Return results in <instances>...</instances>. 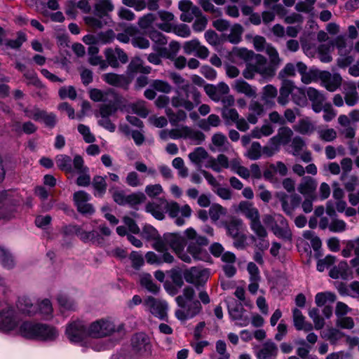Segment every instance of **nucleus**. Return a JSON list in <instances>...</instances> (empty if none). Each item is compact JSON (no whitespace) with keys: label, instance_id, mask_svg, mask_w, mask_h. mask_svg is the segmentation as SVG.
I'll return each instance as SVG.
<instances>
[{"label":"nucleus","instance_id":"obj_58","mask_svg":"<svg viewBox=\"0 0 359 359\" xmlns=\"http://www.w3.org/2000/svg\"><path fill=\"white\" fill-rule=\"evenodd\" d=\"M27 41V36L23 32H18L15 39H9L6 42V46L12 49H19L24 42Z\"/></svg>","mask_w":359,"mask_h":359},{"label":"nucleus","instance_id":"obj_54","mask_svg":"<svg viewBox=\"0 0 359 359\" xmlns=\"http://www.w3.org/2000/svg\"><path fill=\"white\" fill-rule=\"evenodd\" d=\"M319 139L324 142H333L337 137V131L334 128H324L318 130Z\"/></svg>","mask_w":359,"mask_h":359},{"label":"nucleus","instance_id":"obj_42","mask_svg":"<svg viewBox=\"0 0 359 359\" xmlns=\"http://www.w3.org/2000/svg\"><path fill=\"white\" fill-rule=\"evenodd\" d=\"M295 130L302 135H310L316 130L314 124L308 119H302L299 121Z\"/></svg>","mask_w":359,"mask_h":359},{"label":"nucleus","instance_id":"obj_50","mask_svg":"<svg viewBox=\"0 0 359 359\" xmlns=\"http://www.w3.org/2000/svg\"><path fill=\"white\" fill-rule=\"evenodd\" d=\"M336 300V295L332 292H318L315 297V302L318 306H324L327 302L333 303Z\"/></svg>","mask_w":359,"mask_h":359},{"label":"nucleus","instance_id":"obj_29","mask_svg":"<svg viewBox=\"0 0 359 359\" xmlns=\"http://www.w3.org/2000/svg\"><path fill=\"white\" fill-rule=\"evenodd\" d=\"M266 53L269 57V62H268V65L270 69L273 70V75H276V72L280 65L282 63V59L280 57L278 50L275 47L271 46H267Z\"/></svg>","mask_w":359,"mask_h":359},{"label":"nucleus","instance_id":"obj_18","mask_svg":"<svg viewBox=\"0 0 359 359\" xmlns=\"http://www.w3.org/2000/svg\"><path fill=\"white\" fill-rule=\"evenodd\" d=\"M278 223L275 224L271 229L273 234L285 241L292 240V231L287 219L283 216H278Z\"/></svg>","mask_w":359,"mask_h":359},{"label":"nucleus","instance_id":"obj_38","mask_svg":"<svg viewBox=\"0 0 359 359\" xmlns=\"http://www.w3.org/2000/svg\"><path fill=\"white\" fill-rule=\"evenodd\" d=\"M140 284L142 287L153 294H157L160 290V287L154 283L152 277L149 273H142L141 275Z\"/></svg>","mask_w":359,"mask_h":359},{"label":"nucleus","instance_id":"obj_60","mask_svg":"<svg viewBox=\"0 0 359 359\" xmlns=\"http://www.w3.org/2000/svg\"><path fill=\"white\" fill-rule=\"evenodd\" d=\"M118 107L114 102H109L107 104H103L100 107V116L109 117L117 111Z\"/></svg>","mask_w":359,"mask_h":359},{"label":"nucleus","instance_id":"obj_28","mask_svg":"<svg viewBox=\"0 0 359 359\" xmlns=\"http://www.w3.org/2000/svg\"><path fill=\"white\" fill-rule=\"evenodd\" d=\"M227 235L233 238L240 236L242 233L241 229L243 226V222L238 218H232L224 224Z\"/></svg>","mask_w":359,"mask_h":359},{"label":"nucleus","instance_id":"obj_36","mask_svg":"<svg viewBox=\"0 0 359 359\" xmlns=\"http://www.w3.org/2000/svg\"><path fill=\"white\" fill-rule=\"evenodd\" d=\"M163 199L160 200V203L158 204L156 203H149L146 205V211L147 212L151 213L156 219L158 220H162L165 217L164 211L165 209L163 208V205H162V201Z\"/></svg>","mask_w":359,"mask_h":359},{"label":"nucleus","instance_id":"obj_53","mask_svg":"<svg viewBox=\"0 0 359 359\" xmlns=\"http://www.w3.org/2000/svg\"><path fill=\"white\" fill-rule=\"evenodd\" d=\"M137 32V28L134 26L126 27L121 33H118L116 36L117 40L121 43H127L132 39L134 34Z\"/></svg>","mask_w":359,"mask_h":359},{"label":"nucleus","instance_id":"obj_22","mask_svg":"<svg viewBox=\"0 0 359 359\" xmlns=\"http://www.w3.org/2000/svg\"><path fill=\"white\" fill-rule=\"evenodd\" d=\"M232 88L238 93L243 94L248 97L255 98L257 95V88L242 79L235 80L232 84Z\"/></svg>","mask_w":359,"mask_h":359},{"label":"nucleus","instance_id":"obj_63","mask_svg":"<svg viewBox=\"0 0 359 359\" xmlns=\"http://www.w3.org/2000/svg\"><path fill=\"white\" fill-rule=\"evenodd\" d=\"M156 20V15L154 13H147L141 17L138 20V25L142 29H147L154 24Z\"/></svg>","mask_w":359,"mask_h":359},{"label":"nucleus","instance_id":"obj_33","mask_svg":"<svg viewBox=\"0 0 359 359\" xmlns=\"http://www.w3.org/2000/svg\"><path fill=\"white\" fill-rule=\"evenodd\" d=\"M92 185L94 189V196L96 197H102L107 191L106 177L96 175L93 177Z\"/></svg>","mask_w":359,"mask_h":359},{"label":"nucleus","instance_id":"obj_15","mask_svg":"<svg viewBox=\"0 0 359 359\" xmlns=\"http://www.w3.org/2000/svg\"><path fill=\"white\" fill-rule=\"evenodd\" d=\"M178 7L182 11L180 20L183 22H190L194 18L199 17L202 13L200 8L193 5L190 0H181Z\"/></svg>","mask_w":359,"mask_h":359},{"label":"nucleus","instance_id":"obj_32","mask_svg":"<svg viewBox=\"0 0 359 359\" xmlns=\"http://www.w3.org/2000/svg\"><path fill=\"white\" fill-rule=\"evenodd\" d=\"M103 81L111 86L123 87L127 85V79L125 76L115 73H107L102 76Z\"/></svg>","mask_w":359,"mask_h":359},{"label":"nucleus","instance_id":"obj_39","mask_svg":"<svg viewBox=\"0 0 359 359\" xmlns=\"http://www.w3.org/2000/svg\"><path fill=\"white\" fill-rule=\"evenodd\" d=\"M165 114L172 126H177L179 122L184 121L187 118V113L182 109L178 110L177 112H174L172 109L166 108Z\"/></svg>","mask_w":359,"mask_h":359},{"label":"nucleus","instance_id":"obj_14","mask_svg":"<svg viewBox=\"0 0 359 359\" xmlns=\"http://www.w3.org/2000/svg\"><path fill=\"white\" fill-rule=\"evenodd\" d=\"M228 311L231 318L236 321V325L245 327L249 324V319L243 316L245 309L241 303L235 300L228 302Z\"/></svg>","mask_w":359,"mask_h":359},{"label":"nucleus","instance_id":"obj_48","mask_svg":"<svg viewBox=\"0 0 359 359\" xmlns=\"http://www.w3.org/2000/svg\"><path fill=\"white\" fill-rule=\"evenodd\" d=\"M316 1V0H299L295 5V9L298 12L313 14Z\"/></svg>","mask_w":359,"mask_h":359},{"label":"nucleus","instance_id":"obj_4","mask_svg":"<svg viewBox=\"0 0 359 359\" xmlns=\"http://www.w3.org/2000/svg\"><path fill=\"white\" fill-rule=\"evenodd\" d=\"M19 334L27 339L52 341L58 336L57 330L48 325L23 322L19 327Z\"/></svg>","mask_w":359,"mask_h":359},{"label":"nucleus","instance_id":"obj_9","mask_svg":"<svg viewBox=\"0 0 359 359\" xmlns=\"http://www.w3.org/2000/svg\"><path fill=\"white\" fill-rule=\"evenodd\" d=\"M189 160L201 169L202 165L207 168H211L214 171H219V169L215 162V158L210 156L207 151L203 147H197L194 151L189 154Z\"/></svg>","mask_w":359,"mask_h":359},{"label":"nucleus","instance_id":"obj_25","mask_svg":"<svg viewBox=\"0 0 359 359\" xmlns=\"http://www.w3.org/2000/svg\"><path fill=\"white\" fill-rule=\"evenodd\" d=\"M161 255H156L154 252H148L145 255L147 263L150 264L161 265L163 263L171 264L174 262V257L169 252H160Z\"/></svg>","mask_w":359,"mask_h":359},{"label":"nucleus","instance_id":"obj_12","mask_svg":"<svg viewBox=\"0 0 359 359\" xmlns=\"http://www.w3.org/2000/svg\"><path fill=\"white\" fill-rule=\"evenodd\" d=\"M91 197L84 191H78L73 195V199L77 210L83 215H92L95 209L92 204L89 203Z\"/></svg>","mask_w":359,"mask_h":359},{"label":"nucleus","instance_id":"obj_49","mask_svg":"<svg viewBox=\"0 0 359 359\" xmlns=\"http://www.w3.org/2000/svg\"><path fill=\"white\" fill-rule=\"evenodd\" d=\"M306 95L303 89L297 88L292 93V100L298 106L304 107L307 103Z\"/></svg>","mask_w":359,"mask_h":359},{"label":"nucleus","instance_id":"obj_62","mask_svg":"<svg viewBox=\"0 0 359 359\" xmlns=\"http://www.w3.org/2000/svg\"><path fill=\"white\" fill-rule=\"evenodd\" d=\"M222 116L226 122L234 123L239 118V114L236 109L223 107L222 109Z\"/></svg>","mask_w":359,"mask_h":359},{"label":"nucleus","instance_id":"obj_44","mask_svg":"<svg viewBox=\"0 0 359 359\" xmlns=\"http://www.w3.org/2000/svg\"><path fill=\"white\" fill-rule=\"evenodd\" d=\"M187 251L196 260H202L205 257V251L202 246L196 245L194 242H189Z\"/></svg>","mask_w":359,"mask_h":359},{"label":"nucleus","instance_id":"obj_40","mask_svg":"<svg viewBox=\"0 0 359 359\" xmlns=\"http://www.w3.org/2000/svg\"><path fill=\"white\" fill-rule=\"evenodd\" d=\"M185 233L190 242H194L196 245L203 247L209 243V241L206 237L198 234L193 228L187 229Z\"/></svg>","mask_w":359,"mask_h":359},{"label":"nucleus","instance_id":"obj_31","mask_svg":"<svg viewBox=\"0 0 359 359\" xmlns=\"http://www.w3.org/2000/svg\"><path fill=\"white\" fill-rule=\"evenodd\" d=\"M18 309L23 313L33 316L37 313V308L34 305L32 300L27 297H21L17 302Z\"/></svg>","mask_w":359,"mask_h":359},{"label":"nucleus","instance_id":"obj_61","mask_svg":"<svg viewBox=\"0 0 359 359\" xmlns=\"http://www.w3.org/2000/svg\"><path fill=\"white\" fill-rule=\"evenodd\" d=\"M133 111L141 117L145 118L149 114L146 102L143 100L137 101L131 105Z\"/></svg>","mask_w":359,"mask_h":359},{"label":"nucleus","instance_id":"obj_57","mask_svg":"<svg viewBox=\"0 0 359 359\" xmlns=\"http://www.w3.org/2000/svg\"><path fill=\"white\" fill-rule=\"evenodd\" d=\"M309 316L314 323L316 330H321L325 325V321L319 315V311L317 308H312L309 311Z\"/></svg>","mask_w":359,"mask_h":359},{"label":"nucleus","instance_id":"obj_1","mask_svg":"<svg viewBox=\"0 0 359 359\" xmlns=\"http://www.w3.org/2000/svg\"><path fill=\"white\" fill-rule=\"evenodd\" d=\"M198 297L200 301L196 299V292L192 287H185L182 293L175 298L176 303L179 306L175 312V317L180 321H185L191 319L201 313L202 305L208 304L210 298L205 290H201Z\"/></svg>","mask_w":359,"mask_h":359},{"label":"nucleus","instance_id":"obj_3","mask_svg":"<svg viewBox=\"0 0 359 359\" xmlns=\"http://www.w3.org/2000/svg\"><path fill=\"white\" fill-rule=\"evenodd\" d=\"M237 212H240L250 221V227L254 233L261 240L262 249H266L269 243L264 241L267 235V231L263 226L260 220V214L259 210L255 207L252 202L248 201H241L235 208Z\"/></svg>","mask_w":359,"mask_h":359},{"label":"nucleus","instance_id":"obj_19","mask_svg":"<svg viewBox=\"0 0 359 359\" xmlns=\"http://www.w3.org/2000/svg\"><path fill=\"white\" fill-rule=\"evenodd\" d=\"M142 236L148 241H153L152 248L156 251H161L163 249V244L161 236L158 231L151 226H145L142 231Z\"/></svg>","mask_w":359,"mask_h":359},{"label":"nucleus","instance_id":"obj_51","mask_svg":"<svg viewBox=\"0 0 359 359\" xmlns=\"http://www.w3.org/2000/svg\"><path fill=\"white\" fill-rule=\"evenodd\" d=\"M150 87L153 89H155L158 92L165 94L170 93L172 91V86L170 84L164 80H153L150 83Z\"/></svg>","mask_w":359,"mask_h":359},{"label":"nucleus","instance_id":"obj_56","mask_svg":"<svg viewBox=\"0 0 359 359\" xmlns=\"http://www.w3.org/2000/svg\"><path fill=\"white\" fill-rule=\"evenodd\" d=\"M131 43L134 47L141 49H146L149 47L150 43L147 39L142 36L137 29V32L134 34L131 39Z\"/></svg>","mask_w":359,"mask_h":359},{"label":"nucleus","instance_id":"obj_13","mask_svg":"<svg viewBox=\"0 0 359 359\" xmlns=\"http://www.w3.org/2000/svg\"><path fill=\"white\" fill-rule=\"evenodd\" d=\"M317 75L321 81L323 86L330 92L338 89L342 82V78L338 73L331 74L327 71H320L317 72Z\"/></svg>","mask_w":359,"mask_h":359},{"label":"nucleus","instance_id":"obj_30","mask_svg":"<svg viewBox=\"0 0 359 359\" xmlns=\"http://www.w3.org/2000/svg\"><path fill=\"white\" fill-rule=\"evenodd\" d=\"M158 16L160 19L163 21L162 23H155V25L160 29L166 32H172V25L170 22L174 20V15L168 11H159L156 16Z\"/></svg>","mask_w":359,"mask_h":359},{"label":"nucleus","instance_id":"obj_20","mask_svg":"<svg viewBox=\"0 0 359 359\" xmlns=\"http://www.w3.org/2000/svg\"><path fill=\"white\" fill-rule=\"evenodd\" d=\"M133 348L140 353H149L151 345L149 337L142 332L135 334L131 340Z\"/></svg>","mask_w":359,"mask_h":359},{"label":"nucleus","instance_id":"obj_59","mask_svg":"<svg viewBox=\"0 0 359 359\" xmlns=\"http://www.w3.org/2000/svg\"><path fill=\"white\" fill-rule=\"evenodd\" d=\"M290 147L292 149V154L294 156H298L306 147V144L301 137L297 136L292 139Z\"/></svg>","mask_w":359,"mask_h":359},{"label":"nucleus","instance_id":"obj_64","mask_svg":"<svg viewBox=\"0 0 359 359\" xmlns=\"http://www.w3.org/2000/svg\"><path fill=\"white\" fill-rule=\"evenodd\" d=\"M242 33V26L236 24L232 27L231 33L228 35V40L232 43H238L241 41Z\"/></svg>","mask_w":359,"mask_h":359},{"label":"nucleus","instance_id":"obj_17","mask_svg":"<svg viewBox=\"0 0 359 359\" xmlns=\"http://www.w3.org/2000/svg\"><path fill=\"white\" fill-rule=\"evenodd\" d=\"M106 60L111 67L116 68L119 66L120 61L125 64L128 62V57L126 53L120 48H107L104 50Z\"/></svg>","mask_w":359,"mask_h":359},{"label":"nucleus","instance_id":"obj_7","mask_svg":"<svg viewBox=\"0 0 359 359\" xmlns=\"http://www.w3.org/2000/svg\"><path fill=\"white\" fill-rule=\"evenodd\" d=\"M65 335L72 343H82L90 337L89 325L81 320H72L66 325Z\"/></svg>","mask_w":359,"mask_h":359},{"label":"nucleus","instance_id":"obj_26","mask_svg":"<svg viewBox=\"0 0 359 359\" xmlns=\"http://www.w3.org/2000/svg\"><path fill=\"white\" fill-rule=\"evenodd\" d=\"M316 188V180L312 177L305 176L302 177L297 186V191L304 196L311 195L315 192Z\"/></svg>","mask_w":359,"mask_h":359},{"label":"nucleus","instance_id":"obj_23","mask_svg":"<svg viewBox=\"0 0 359 359\" xmlns=\"http://www.w3.org/2000/svg\"><path fill=\"white\" fill-rule=\"evenodd\" d=\"M278 348L277 345L271 340L264 342L261 348L257 351V359H276Z\"/></svg>","mask_w":359,"mask_h":359},{"label":"nucleus","instance_id":"obj_2","mask_svg":"<svg viewBox=\"0 0 359 359\" xmlns=\"http://www.w3.org/2000/svg\"><path fill=\"white\" fill-rule=\"evenodd\" d=\"M238 55L245 62V68L242 72L245 79L252 80L257 74L267 80L274 76L273 70L270 69L264 55L245 48L239 50Z\"/></svg>","mask_w":359,"mask_h":359},{"label":"nucleus","instance_id":"obj_37","mask_svg":"<svg viewBox=\"0 0 359 359\" xmlns=\"http://www.w3.org/2000/svg\"><path fill=\"white\" fill-rule=\"evenodd\" d=\"M37 313H39L44 319H50L53 317V309L49 299H43L36 306Z\"/></svg>","mask_w":359,"mask_h":359},{"label":"nucleus","instance_id":"obj_35","mask_svg":"<svg viewBox=\"0 0 359 359\" xmlns=\"http://www.w3.org/2000/svg\"><path fill=\"white\" fill-rule=\"evenodd\" d=\"M55 163L61 170L68 173L73 172L72 160L70 156L65 154H59L55 157Z\"/></svg>","mask_w":359,"mask_h":359},{"label":"nucleus","instance_id":"obj_11","mask_svg":"<svg viewBox=\"0 0 359 359\" xmlns=\"http://www.w3.org/2000/svg\"><path fill=\"white\" fill-rule=\"evenodd\" d=\"M186 282L193 284L196 287L204 285L209 278L210 273L207 269H201L197 267H191L185 270L183 273Z\"/></svg>","mask_w":359,"mask_h":359},{"label":"nucleus","instance_id":"obj_27","mask_svg":"<svg viewBox=\"0 0 359 359\" xmlns=\"http://www.w3.org/2000/svg\"><path fill=\"white\" fill-rule=\"evenodd\" d=\"M294 90V83L291 80H283L280 88V94L278 97V103L282 106L286 105L289 102V96Z\"/></svg>","mask_w":359,"mask_h":359},{"label":"nucleus","instance_id":"obj_21","mask_svg":"<svg viewBox=\"0 0 359 359\" xmlns=\"http://www.w3.org/2000/svg\"><path fill=\"white\" fill-rule=\"evenodd\" d=\"M306 95L312 103V109L316 113H320L325 100L324 95L316 88L309 87L306 90Z\"/></svg>","mask_w":359,"mask_h":359},{"label":"nucleus","instance_id":"obj_5","mask_svg":"<svg viewBox=\"0 0 359 359\" xmlns=\"http://www.w3.org/2000/svg\"><path fill=\"white\" fill-rule=\"evenodd\" d=\"M125 325L111 318H102L89 324L90 337L93 339H102L116 333L124 332Z\"/></svg>","mask_w":359,"mask_h":359},{"label":"nucleus","instance_id":"obj_41","mask_svg":"<svg viewBox=\"0 0 359 359\" xmlns=\"http://www.w3.org/2000/svg\"><path fill=\"white\" fill-rule=\"evenodd\" d=\"M344 100L349 107L355 105L359 100V95L355 85L351 84L345 90Z\"/></svg>","mask_w":359,"mask_h":359},{"label":"nucleus","instance_id":"obj_34","mask_svg":"<svg viewBox=\"0 0 359 359\" xmlns=\"http://www.w3.org/2000/svg\"><path fill=\"white\" fill-rule=\"evenodd\" d=\"M182 130L184 139H189L196 144H200L205 140L204 134L199 130L192 129L187 126H182Z\"/></svg>","mask_w":359,"mask_h":359},{"label":"nucleus","instance_id":"obj_55","mask_svg":"<svg viewBox=\"0 0 359 359\" xmlns=\"http://www.w3.org/2000/svg\"><path fill=\"white\" fill-rule=\"evenodd\" d=\"M277 94L278 90L276 87L270 84L266 85L263 88L262 100L265 103H269L277 96Z\"/></svg>","mask_w":359,"mask_h":359},{"label":"nucleus","instance_id":"obj_8","mask_svg":"<svg viewBox=\"0 0 359 359\" xmlns=\"http://www.w3.org/2000/svg\"><path fill=\"white\" fill-rule=\"evenodd\" d=\"M20 320L15 311L12 307L4 309L0 312V331L2 332H10L18 330Z\"/></svg>","mask_w":359,"mask_h":359},{"label":"nucleus","instance_id":"obj_6","mask_svg":"<svg viewBox=\"0 0 359 359\" xmlns=\"http://www.w3.org/2000/svg\"><path fill=\"white\" fill-rule=\"evenodd\" d=\"M185 90H176L170 99L175 108H184L190 111L201 103V93L195 86H185Z\"/></svg>","mask_w":359,"mask_h":359},{"label":"nucleus","instance_id":"obj_43","mask_svg":"<svg viewBox=\"0 0 359 359\" xmlns=\"http://www.w3.org/2000/svg\"><path fill=\"white\" fill-rule=\"evenodd\" d=\"M209 215L212 221L217 222L221 217L225 216L227 210L225 208L218 203L212 204L208 211Z\"/></svg>","mask_w":359,"mask_h":359},{"label":"nucleus","instance_id":"obj_24","mask_svg":"<svg viewBox=\"0 0 359 359\" xmlns=\"http://www.w3.org/2000/svg\"><path fill=\"white\" fill-rule=\"evenodd\" d=\"M248 109L249 113L247 119L251 124L257 123L259 118L262 117L265 113L264 105L257 100H251Z\"/></svg>","mask_w":359,"mask_h":359},{"label":"nucleus","instance_id":"obj_46","mask_svg":"<svg viewBox=\"0 0 359 359\" xmlns=\"http://www.w3.org/2000/svg\"><path fill=\"white\" fill-rule=\"evenodd\" d=\"M95 8L99 15H104L107 13L112 11L114 6L111 0H97Z\"/></svg>","mask_w":359,"mask_h":359},{"label":"nucleus","instance_id":"obj_52","mask_svg":"<svg viewBox=\"0 0 359 359\" xmlns=\"http://www.w3.org/2000/svg\"><path fill=\"white\" fill-rule=\"evenodd\" d=\"M0 264L7 269H11L15 265L11 254L6 249L0 247Z\"/></svg>","mask_w":359,"mask_h":359},{"label":"nucleus","instance_id":"obj_10","mask_svg":"<svg viewBox=\"0 0 359 359\" xmlns=\"http://www.w3.org/2000/svg\"><path fill=\"white\" fill-rule=\"evenodd\" d=\"M143 305L146 310L159 319L164 320L167 317L168 304L165 302L148 296L144 299Z\"/></svg>","mask_w":359,"mask_h":359},{"label":"nucleus","instance_id":"obj_45","mask_svg":"<svg viewBox=\"0 0 359 359\" xmlns=\"http://www.w3.org/2000/svg\"><path fill=\"white\" fill-rule=\"evenodd\" d=\"M212 142L218 148L219 151H226L229 147L226 137L220 133H216L212 137Z\"/></svg>","mask_w":359,"mask_h":359},{"label":"nucleus","instance_id":"obj_16","mask_svg":"<svg viewBox=\"0 0 359 359\" xmlns=\"http://www.w3.org/2000/svg\"><path fill=\"white\" fill-rule=\"evenodd\" d=\"M161 241L164 246L161 252H168V247L174 252H176L177 250L185 246V240L184 237L179 233H165L163 236L161 237Z\"/></svg>","mask_w":359,"mask_h":359},{"label":"nucleus","instance_id":"obj_47","mask_svg":"<svg viewBox=\"0 0 359 359\" xmlns=\"http://www.w3.org/2000/svg\"><path fill=\"white\" fill-rule=\"evenodd\" d=\"M57 300L61 309L63 310L75 311L76 309V304L75 302L65 294H59L57 297Z\"/></svg>","mask_w":359,"mask_h":359}]
</instances>
